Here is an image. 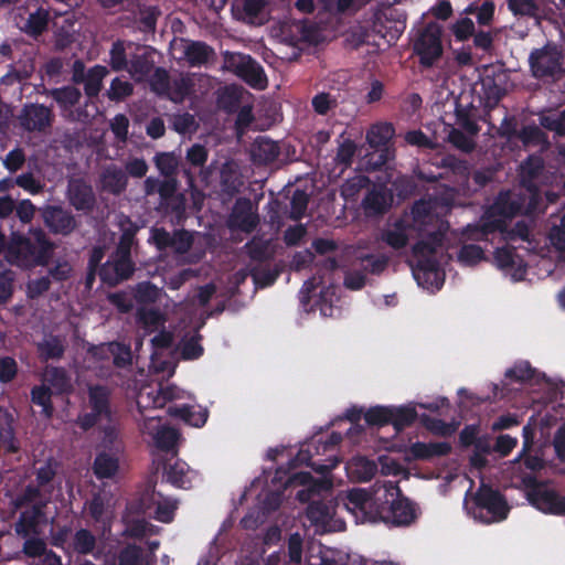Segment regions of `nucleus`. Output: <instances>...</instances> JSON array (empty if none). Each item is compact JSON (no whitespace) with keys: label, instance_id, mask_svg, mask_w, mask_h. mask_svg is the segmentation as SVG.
<instances>
[{"label":"nucleus","instance_id":"1","mask_svg":"<svg viewBox=\"0 0 565 565\" xmlns=\"http://www.w3.org/2000/svg\"><path fill=\"white\" fill-rule=\"evenodd\" d=\"M312 454L308 449H300L296 457L290 460V467L263 470L254 478L249 487L242 494H320L321 491H330L332 481L324 477L338 465V459L330 460V463H317L311 461Z\"/></svg>","mask_w":565,"mask_h":565},{"label":"nucleus","instance_id":"2","mask_svg":"<svg viewBox=\"0 0 565 565\" xmlns=\"http://www.w3.org/2000/svg\"><path fill=\"white\" fill-rule=\"evenodd\" d=\"M342 499L344 507L358 521H382L395 526L409 525L418 513V507L408 497H395L388 502L387 497H333Z\"/></svg>","mask_w":565,"mask_h":565},{"label":"nucleus","instance_id":"3","mask_svg":"<svg viewBox=\"0 0 565 565\" xmlns=\"http://www.w3.org/2000/svg\"><path fill=\"white\" fill-rule=\"evenodd\" d=\"M522 212L519 193L501 191L494 202L486 210L480 223L468 225L465 234L468 239L488 241L489 235L507 231V218H512Z\"/></svg>","mask_w":565,"mask_h":565},{"label":"nucleus","instance_id":"4","mask_svg":"<svg viewBox=\"0 0 565 565\" xmlns=\"http://www.w3.org/2000/svg\"><path fill=\"white\" fill-rule=\"evenodd\" d=\"M52 244L47 242L45 234L38 230L31 233L30 238L13 239L7 249V260L19 267H32L42 265L51 256Z\"/></svg>","mask_w":565,"mask_h":565},{"label":"nucleus","instance_id":"5","mask_svg":"<svg viewBox=\"0 0 565 565\" xmlns=\"http://www.w3.org/2000/svg\"><path fill=\"white\" fill-rule=\"evenodd\" d=\"M413 53L418 57L422 71L436 66L444 55L441 25L429 22L419 30L413 42Z\"/></svg>","mask_w":565,"mask_h":565},{"label":"nucleus","instance_id":"6","mask_svg":"<svg viewBox=\"0 0 565 565\" xmlns=\"http://www.w3.org/2000/svg\"><path fill=\"white\" fill-rule=\"evenodd\" d=\"M109 387L100 384L89 385L87 407L89 412L79 415L76 423L83 430H88L103 423H111L113 412Z\"/></svg>","mask_w":565,"mask_h":565},{"label":"nucleus","instance_id":"7","mask_svg":"<svg viewBox=\"0 0 565 565\" xmlns=\"http://www.w3.org/2000/svg\"><path fill=\"white\" fill-rule=\"evenodd\" d=\"M463 509L486 524L504 520L510 511L505 497H463Z\"/></svg>","mask_w":565,"mask_h":565},{"label":"nucleus","instance_id":"8","mask_svg":"<svg viewBox=\"0 0 565 565\" xmlns=\"http://www.w3.org/2000/svg\"><path fill=\"white\" fill-rule=\"evenodd\" d=\"M563 60V53L557 45L547 43L530 53V70L537 79L559 76L565 73Z\"/></svg>","mask_w":565,"mask_h":565},{"label":"nucleus","instance_id":"9","mask_svg":"<svg viewBox=\"0 0 565 565\" xmlns=\"http://www.w3.org/2000/svg\"><path fill=\"white\" fill-rule=\"evenodd\" d=\"M231 68L239 78L253 88L263 89L267 85V77L263 66L250 55L233 53L225 58Z\"/></svg>","mask_w":565,"mask_h":565},{"label":"nucleus","instance_id":"10","mask_svg":"<svg viewBox=\"0 0 565 565\" xmlns=\"http://www.w3.org/2000/svg\"><path fill=\"white\" fill-rule=\"evenodd\" d=\"M259 224V216L253 210V203L248 198H238L228 215L227 227L246 234L253 233Z\"/></svg>","mask_w":565,"mask_h":565},{"label":"nucleus","instance_id":"11","mask_svg":"<svg viewBox=\"0 0 565 565\" xmlns=\"http://www.w3.org/2000/svg\"><path fill=\"white\" fill-rule=\"evenodd\" d=\"M136 266L132 258L113 253L107 262L99 268L98 276L103 284L114 287L129 279L135 273Z\"/></svg>","mask_w":565,"mask_h":565},{"label":"nucleus","instance_id":"12","mask_svg":"<svg viewBox=\"0 0 565 565\" xmlns=\"http://www.w3.org/2000/svg\"><path fill=\"white\" fill-rule=\"evenodd\" d=\"M306 515L308 520L323 532H338L345 529V522L334 519V505L322 500L312 501L308 504Z\"/></svg>","mask_w":565,"mask_h":565},{"label":"nucleus","instance_id":"13","mask_svg":"<svg viewBox=\"0 0 565 565\" xmlns=\"http://www.w3.org/2000/svg\"><path fill=\"white\" fill-rule=\"evenodd\" d=\"M158 210L164 214H172L177 217L183 215L185 204L183 195L178 193V181L175 178H166L159 184Z\"/></svg>","mask_w":565,"mask_h":565},{"label":"nucleus","instance_id":"14","mask_svg":"<svg viewBox=\"0 0 565 565\" xmlns=\"http://www.w3.org/2000/svg\"><path fill=\"white\" fill-rule=\"evenodd\" d=\"M129 47V65L127 72L137 81H142L153 70L154 61L152 58V50L150 46L140 45L128 42Z\"/></svg>","mask_w":565,"mask_h":565},{"label":"nucleus","instance_id":"15","mask_svg":"<svg viewBox=\"0 0 565 565\" xmlns=\"http://www.w3.org/2000/svg\"><path fill=\"white\" fill-rule=\"evenodd\" d=\"M448 224L429 228L428 232H418L424 237L414 244L412 253L414 257L435 256L437 249L443 246Z\"/></svg>","mask_w":565,"mask_h":565},{"label":"nucleus","instance_id":"16","mask_svg":"<svg viewBox=\"0 0 565 565\" xmlns=\"http://www.w3.org/2000/svg\"><path fill=\"white\" fill-rule=\"evenodd\" d=\"M544 460L539 456L529 455L523 459V466L531 471L522 477V484L526 489L525 494H558L556 491L545 488V483L535 476V472L544 468Z\"/></svg>","mask_w":565,"mask_h":565},{"label":"nucleus","instance_id":"17","mask_svg":"<svg viewBox=\"0 0 565 565\" xmlns=\"http://www.w3.org/2000/svg\"><path fill=\"white\" fill-rule=\"evenodd\" d=\"M494 263L498 268L510 273L515 280L523 279L526 274V265L523 259L515 253V248L511 246L498 247L493 254Z\"/></svg>","mask_w":565,"mask_h":565},{"label":"nucleus","instance_id":"18","mask_svg":"<svg viewBox=\"0 0 565 565\" xmlns=\"http://www.w3.org/2000/svg\"><path fill=\"white\" fill-rule=\"evenodd\" d=\"M411 214V227L417 232H428L429 228L446 224L436 213L433 212L431 205L424 200H418L413 204Z\"/></svg>","mask_w":565,"mask_h":565},{"label":"nucleus","instance_id":"19","mask_svg":"<svg viewBox=\"0 0 565 565\" xmlns=\"http://www.w3.org/2000/svg\"><path fill=\"white\" fill-rule=\"evenodd\" d=\"M417 262L413 266V274L418 285L422 286H436L440 288L443 281L440 279L439 263L435 256L416 257Z\"/></svg>","mask_w":565,"mask_h":565},{"label":"nucleus","instance_id":"20","mask_svg":"<svg viewBox=\"0 0 565 565\" xmlns=\"http://www.w3.org/2000/svg\"><path fill=\"white\" fill-rule=\"evenodd\" d=\"M450 451L451 446L447 441H416L407 448L405 457L407 460H431L434 458L447 456Z\"/></svg>","mask_w":565,"mask_h":565},{"label":"nucleus","instance_id":"21","mask_svg":"<svg viewBox=\"0 0 565 565\" xmlns=\"http://www.w3.org/2000/svg\"><path fill=\"white\" fill-rule=\"evenodd\" d=\"M21 126L29 131L44 130L51 124V111L38 104L26 105L19 116Z\"/></svg>","mask_w":565,"mask_h":565},{"label":"nucleus","instance_id":"22","mask_svg":"<svg viewBox=\"0 0 565 565\" xmlns=\"http://www.w3.org/2000/svg\"><path fill=\"white\" fill-rule=\"evenodd\" d=\"M280 154L278 142L268 137L260 136L255 139L250 147V159L257 166L273 163Z\"/></svg>","mask_w":565,"mask_h":565},{"label":"nucleus","instance_id":"23","mask_svg":"<svg viewBox=\"0 0 565 565\" xmlns=\"http://www.w3.org/2000/svg\"><path fill=\"white\" fill-rule=\"evenodd\" d=\"M100 189L113 195H120L126 191L128 177L126 172L116 164L107 166L99 178Z\"/></svg>","mask_w":565,"mask_h":565},{"label":"nucleus","instance_id":"24","mask_svg":"<svg viewBox=\"0 0 565 565\" xmlns=\"http://www.w3.org/2000/svg\"><path fill=\"white\" fill-rule=\"evenodd\" d=\"M395 135V128L391 122H377L366 131V142L372 149L394 148L392 139Z\"/></svg>","mask_w":565,"mask_h":565},{"label":"nucleus","instance_id":"25","mask_svg":"<svg viewBox=\"0 0 565 565\" xmlns=\"http://www.w3.org/2000/svg\"><path fill=\"white\" fill-rule=\"evenodd\" d=\"M192 475L194 472L190 469L189 465L179 459L174 463H167L164 466L167 481L179 489L189 490L191 488Z\"/></svg>","mask_w":565,"mask_h":565},{"label":"nucleus","instance_id":"26","mask_svg":"<svg viewBox=\"0 0 565 565\" xmlns=\"http://www.w3.org/2000/svg\"><path fill=\"white\" fill-rule=\"evenodd\" d=\"M119 227L121 235L114 253L131 258V248L136 244V235L140 227L128 216L120 221Z\"/></svg>","mask_w":565,"mask_h":565},{"label":"nucleus","instance_id":"27","mask_svg":"<svg viewBox=\"0 0 565 565\" xmlns=\"http://www.w3.org/2000/svg\"><path fill=\"white\" fill-rule=\"evenodd\" d=\"M362 206L370 215H382L391 206V196L383 189L374 188L364 196Z\"/></svg>","mask_w":565,"mask_h":565},{"label":"nucleus","instance_id":"28","mask_svg":"<svg viewBox=\"0 0 565 565\" xmlns=\"http://www.w3.org/2000/svg\"><path fill=\"white\" fill-rule=\"evenodd\" d=\"M214 55V50L202 41H190L184 49V57L191 66L206 64Z\"/></svg>","mask_w":565,"mask_h":565},{"label":"nucleus","instance_id":"29","mask_svg":"<svg viewBox=\"0 0 565 565\" xmlns=\"http://www.w3.org/2000/svg\"><path fill=\"white\" fill-rule=\"evenodd\" d=\"M529 503L545 514L565 516V497H525Z\"/></svg>","mask_w":565,"mask_h":565},{"label":"nucleus","instance_id":"30","mask_svg":"<svg viewBox=\"0 0 565 565\" xmlns=\"http://www.w3.org/2000/svg\"><path fill=\"white\" fill-rule=\"evenodd\" d=\"M136 319L146 333L154 332L159 327H163L166 322L164 315L158 308H138Z\"/></svg>","mask_w":565,"mask_h":565},{"label":"nucleus","instance_id":"31","mask_svg":"<svg viewBox=\"0 0 565 565\" xmlns=\"http://www.w3.org/2000/svg\"><path fill=\"white\" fill-rule=\"evenodd\" d=\"M46 225L55 233L67 234L71 216L58 206H47L43 211Z\"/></svg>","mask_w":565,"mask_h":565},{"label":"nucleus","instance_id":"32","mask_svg":"<svg viewBox=\"0 0 565 565\" xmlns=\"http://www.w3.org/2000/svg\"><path fill=\"white\" fill-rule=\"evenodd\" d=\"M107 74L108 70L103 65H95L87 71L81 83L84 84V90L88 97L98 96L103 79Z\"/></svg>","mask_w":565,"mask_h":565},{"label":"nucleus","instance_id":"33","mask_svg":"<svg viewBox=\"0 0 565 565\" xmlns=\"http://www.w3.org/2000/svg\"><path fill=\"white\" fill-rule=\"evenodd\" d=\"M390 408L392 411L390 425H393L397 433L412 426L417 419V412L414 406H390Z\"/></svg>","mask_w":565,"mask_h":565},{"label":"nucleus","instance_id":"34","mask_svg":"<svg viewBox=\"0 0 565 565\" xmlns=\"http://www.w3.org/2000/svg\"><path fill=\"white\" fill-rule=\"evenodd\" d=\"M96 546V537L89 530L81 529L73 534V551L82 555L93 554L98 559L100 551L94 552Z\"/></svg>","mask_w":565,"mask_h":565},{"label":"nucleus","instance_id":"35","mask_svg":"<svg viewBox=\"0 0 565 565\" xmlns=\"http://www.w3.org/2000/svg\"><path fill=\"white\" fill-rule=\"evenodd\" d=\"M118 467L119 461L115 455L102 451L95 457L93 470L97 478L104 479L113 477Z\"/></svg>","mask_w":565,"mask_h":565},{"label":"nucleus","instance_id":"36","mask_svg":"<svg viewBox=\"0 0 565 565\" xmlns=\"http://www.w3.org/2000/svg\"><path fill=\"white\" fill-rule=\"evenodd\" d=\"M129 65L128 42L117 40L109 51V66L115 72L127 71Z\"/></svg>","mask_w":565,"mask_h":565},{"label":"nucleus","instance_id":"37","mask_svg":"<svg viewBox=\"0 0 565 565\" xmlns=\"http://www.w3.org/2000/svg\"><path fill=\"white\" fill-rule=\"evenodd\" d=\"M193 89V82L188 76H180L170 81L169 90L166 93L164 98L180 104L191 94Z\"/></svg>","mask_w":565,"mask_h":565},{"label":"nucleus","instance_id":"38","mask_svg":"<svg viewBox=\"0 0 565 565\" xmlns=\"http://www.w3.org/2000/svg\"><path fill=\"white\" fill-rule=\"evenodd\" d=\"M473 106H462L457 103L455 116L457 125L471 136H477L480 131L478 122L473 118Z\"/></svg>","mask_w":565,"mask_h":565},{"label":"nucleus","instance_id":"39","mask_svg":"<svg viewBox=\"0 0 565 565\" xmlns=\"http://www.w3.org/2000/svg\"><path fill=\"white\" fill-rule=\"evenodd\" d=\"M406 227L403 220L396 221L393 230H387L382 233V241L394 249L404 248L408 244Z\"/></svg>","mask_w":565,"mask_h":565},{"label":"nucleus","instance_id":"40","mask_svg":"<svg viewBox=\"0 0 565 565\" xmlns=\"http://www.w3.org/2000/svg\"><path fill=\"white\" fill-rule=\"evenodd\" d=\"M544 169L542 158L537 156L527 157L521 164V184H535L534 181L540 177Z\"/></svg>","mask_w":565,"mask_h":565},{"label":"nucleus","instance_id":"41","mask_svg":"<svg viewBox=\"0 0 565 565\" xmlns=\"http://www.w3.org/2000/svg\"><path fill=\"white\" fill-rule=\"evenodd\" d=\"M179 431L172 427H163L159 429L154 436L156 447L162 451L177 455V443L179 440Z\"/></svg>","mask_w":565,"mask_h":565},{"label":"nucleus","instance_id":"42","mask_svg":"<svg viewBox=\"0 0 565 565\" xmlns=\"http://www.w3.org/2000/svg\"><path fill=\"white\" fill-rule=\"evenodd\" d=\"M193 244V236L186 230H174L167 243V250L170 249L175 254H185Z\"/></svg>","mask_w":565,"mask_h":565},{"label":"nucleus","instance_id":"43","mask_svg":"<svg viewBox=\"0 0 565 565\" xmlns=\"http://www.w3.org/2000/svg\"><path fill=\"white\" fill-rule=\"evenodd\" d=\"M524 188V192H519V198L522 202V212L521 214H532L534 213L540 203H541V192L536 184L522 185Z\"/></svg>","mask_w":565,"mask_h":565},{"label":"nucleus","instance_id":"44","mask_svg":"<svg viewBox=\"0 0 565 565\" xmlns=\"http://www.w3.org/2000/svg\"><path fill=\"white\" fill-rule=\"evenodd\" d=\"M95 195L89 188L81 190L73 180V207L78 211L89 212L95 206Z\"/></svg>","mask_w":565,"mask_h":565},{"label":"nucleus","instance_id":"45","mask_svg":"<svg viewBox=\"0 0 565 565\" xmlns=\"http://www.w3.org/2000/svg\"><path fill=\"white\" fill-rule=\"evenodd\" d=\"M157 169L164 178H175L179 160L172 152H161L154 157Z\"/></svg>","mask_w":565,"mask_h":565},{"label":"nucleus","instance_id":"46","mask_svg":"<svg viewBox=\"0 0 565 565\" xmlns=\"http://www.w3.org/2000/svg\"><path fill=\"white\" fill-rule=\"evenodd\" d=\"M535 372V369L532 367L530 362L521 361L508 369L504 375L508 380L525 383L534 379Z\"/></svg>","mask_w":565,"mask_h":565},{"label":"nucleus","instance_id":"47","mask_svg":"<svg viewBox=\"0 0 565 565\" xmlns=\"http://www.w3.org/2000/svg\"><path fill=\"white\" fill-rule=\"evenodd\" d=\"M392 411L390 406H373L370 407L365 414L364 419L370 426L383 427L390 425Z\"/></svg>","mask_w":565,"mask_h":565},{"label":"nucleus","instance_id":"48","mask_svg":"<svg viewBox=\"0 0 565 565\" xmlns=\"http://www.w3.org/2000/svg\"><path fill=\"white\" fill-rule=\"evenodd\" d=\"M250 275L253 277L254 284L258 288H267L275 284L277 278L280 275L279 268H263V267H254L250 270Z\"/></svg>","mask_w":565,"mask_h":565},{"label":"nucleus","instance_id":"49","mask_svg":"<svg viewBox=\"0 0 565 565\" xmlns=\"http://www.w3.org/2000/svg\"><path fill=\"white\" fill-rule=\"evenodd\" d=\"M350 469L363 481L371 480L377 472V466L373 460H369L364 457L355 458Z\"/></svg>","mask_w":565,"mask_h":565},{"label":"nucleus","instance_id":"50","mask_svg":"<svg viewBox=\"0 0 565 565\" xmlns=\"http://www.w3.org/2000/svg\"><path fill=\"white\" fill-rule=\"evenodd\" d=\"M473 136L467 135L459 128H452L448 135V141L465 153H470L476 148Z\"/></svg>","mask_w":565,"mask_h":565},{"label":"nucleus","instance_id":"51","mask_svg":"<svg viewBox=\"0 0 565 565\" xmlns=\"http://www.w3.org/2000/svg\"><path fill=\"white\" fill-rule=\"evenodd\" d=\"M311 105L316 114L326 116L338 107V99L330 93L321 92L312 97Z\"/></svg>","mask_w":565,"mask_h":565},{"label":"nucleus","instance_id":"52","mask_svg":"<svg viewBox=\"0 0 565 565\" xmlns=\"http://www.w3.org/2000/svg\"><path fill=\"white\" fill-rule=\"evenodd\" d=\"M518 139L524 147L539 146L545 141V132L534 124L527 125L519 131Z\"/></svg>","mask_w":565,"mask_h":565},{"label":"nucleus","instance_id":"53","mask_svg":"<svg viewBox=\"0 0 565 565\" xmlns=\"http://www.w3.org/2000/svg\"><path fill=\"white\" fill-rule=\"evenodd\" d=\"M149 85L158 96L164 97L170 86L169 72L163 67H157L149 79Z\"/></svg>","mask_w":565,"mask_h":565},{"label":"nucleus","instance_id":"54","mask_svg":"<svg viewBox=\"0 0 565 565\" xmlns=\"http://www.w3.org/2000/svg\"><path fill=\"white\" fill-rule=\"evenodd\" d=\"M309 202L308 194L297 189L290 200V213L289 217L294 221H299L303 217Z\"/></svg>","mask_w":565,"mask_h":565},{"label":"nucleus","instance_id":"55","mask_svg":"<svg viewBox=\"0 0 565 565\" xmlns=\"http://www.w3.org/2000/svg\"><path fill=\"white\" fill-rule=\"evenodd\" d=\"M404 28L405 26L402 23H395L394 26H387L385 22L380 18L373 22V31L381 38L385 39L388 43L398 40L404 31Z\"/></svg>","mask_w":565,"mask_h":565},{"label":"nucleus","instance_id":"56","mask_svg":"<svg viewBox=\"0 0 565 565\" xmlns=\"http://www.w3.org/2000/svg\"><path fill=\"white\" fill-rule=\"evenodd\" d=\"M132 92L134 86L131 83L128 81H121L119 77H115L107 90V97L113 102H120L130 96Z\"/></svg>","mask_w":565,"mask_h":565},{"label":"nucleus","instance_id":"57","mask_svg":"<svg viewBox=\"0 0 565 565\" xmlns=\"http://www.w3.org/2000/svg\"><path fill=\"white\" fill-rule=\"evenodd\" d=\"M361 265L364 273L380 275L386 269L388 258L384 255L369 254L361 258Z\"/></svg>","mask_w":565,"mask_h":565},{"label":"nucleus","instance_id":"58","mask_svg":"<svg viewBox=\"0 0 565 565\" xmlns=\"http://www.w3.org/2000/svg\"><path fill=\"white\" fill-rule=\"evenodd\" d=\"M358 147L352 139H344L338 147L335 154V162L343 167H350L353 162V158Z\"/></svg>","mask_w":565,"mask_h":565},{"label":"nucleus","instance_id":"59","mask_svg":"<svg viewBox=\"0 0 565 565\" xmlns=\"http://www.w3.org/2000/svg\"><path fill=\"white\" fill-rule=\"evenodd\" d=\"M31 401L33 404L42 407V414L45 417H50L52 415L51 407V394L50 388L45 386H34L31 391Z\"/></svg>","mask_w":565,"mask_h":565},{"label":"nucleus","instance_id":"60","mask_svg":"<svg viewBox=\"0 0 565 565\" xmlns=\"http://www.w3.org/2000/svg\"><path fill=\"white\" fill-rule=\"evenodd\" d=\"M483 249L475 244L463 245L458 253V260L465 265H476L483 259Z\"/></svg>","mask_w":565,"mask_h":565},{"label":"nucleus","instance_id":"61","mask_svg":"<svg viewBox=\"0 0 565 565\" xmlns=\"http://www.w3.org/2000/svg\"><path fill=\"white\" fill-rule=\"evenodd\" d=\"M118 565H142V550L136 544H129L118 554Z\"/></svg>","mask_w":565,"mask_h":565},{"label":"nucleus","instance_id":"62","mask_svg":"<svg viewBox=\"0 0 565 565\" xmlns=\"http://www.w3.org/2000/svg\"><path fill=\"white\" fill-rule=\"evenodd\" d=\"M238 104L239 96L234 87H225L217 96V106L227 113L235 111Z\"/></svg>","mask_w":565,"mask_h":565},{"label":"nucleus","instance_id":"63","mask_svg":"<svg viewBox=\"0 0 565 565\" xmlns=\"http://www.w3.org/2000/svg\"><path fill=\"white\" fill-rule=\"evenodd\" d=\"M44 380L56 392H64L67 387L68 379L64 370L57 367H49L44 373Z\"/></svg>","mask_w":565,"mask_h":565},{"label":"nucleus","instance_id":"64","mask_svg":"<svg viewBox=\"0 0 565 565\" xmlns=\"http://www.w3.org/2000/svg\"><path fill=\"white\" fill-rule=\"evenodd\" d=\"M265 0H244L241 9L243 20L249 24H254L265 9Z\"/></svg>","mask_w":565,"mask_h":565}]
</instances>
